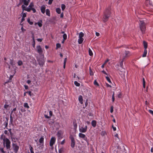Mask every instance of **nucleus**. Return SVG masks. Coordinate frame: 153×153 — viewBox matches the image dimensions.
I'll return each mask as SVG.
<instances>
[{"label": "nucleus", "mask_w": 153, "mask_h": 153, "mask_svg": "<svg viewBox=\"0 0 153 153\" xmlns=\"http://www.w3.org/2000/svg\"><path fill=\"white\" fill-rule=\"evenodd\" d=\"M111 14V11L110 8H106L103 12V16L102 18L103 21L104 22H107L110 17Z\"/></svg>", "instance_id": "f257e3e1"}, {"label": "nucleus", "mask_w": 153, "mask_h": 153, "mask_svg": "<svg viewBox=\"0 0 153 153\" xmlns=\"http://www.w3.org/2000/svg\"><path fill=\"white\" fill-rule=\"evenodd\" d=\"M139 23L140 28L143 34L145 33L146 29L145 23L143 21H140Z\"/></svg>", "instance_id": "f03ea898"}, {"label": "nucleus", "mask_w": 153, "mask_h": 153, "mask_svg": "<svg viewBox=\"0 0 153 153\" xmlns=\"http://www.w3.org/2000/svg\"><path fill=\"white\" fill-rule=\"evenodd\" d=\"M69 138L71 140V146L72 148H74L75 145L74 138L72 135H71L69 137Z\"/></svg>", "instance_id": "7ed1b4c3"}, {"label": "nucleus", "mask_w": 153, "mask_h": 153, "mask_svg": "<svg viewBox=\"0 0 153 153\" xmlns=\"http://www.w3.org/2000/svg\"><path fill=\"white\" fill-rule=\"evenodd\" d=\"M19 147L16 144L13 143L12 145V149H13L14 152L15 153H17L19 149Z\"/></svg>", "instance_id": "20e7f679"}, {"label": "nucleus", "mask_w": 153, "mask_h": 153, "mask_svg": "<svg viewBox=\"0 0 153 153\" xmlns=\"http://www.w3.org/2000/svg\"><path fill=\"white\" fill-rule=\"evenodd\" d=\"M6 144V147L7 149H10V140L7 138H6V140L5 141L4 144Z\"/></svg>", "instance_id": "39448f33"}, {"label": "nucleus", "mask_w": 153, "mask_h": 153, "mask_svg": "<svg viewBox=\"0 0 153 153\" xmlns=\"http://www.w3.org/2000/svg\"><path fill=\"white\" fill-rule=\"evenodd\" d=\"M38 61L39 62V64L41 66H43L45 63V60L44 57L39 58L38 60Z\"/></svg>", "instance_id": "423d86ee"}, {"label": "nucleus", "mask_w": 153, "mask_h": 153, "mask_svg": "<svg viewBox=\"0 0 153 153\" xmlns=\"http://www.w3.org/2000/svg\"><path fill=\"white\" fill-rule=\"evenodd\" d=\"M79 137L83 139L84 140L88 142V139L85 135L82 133H79Z\"/></svg>", "instance_id": "0eeeda50"}, {"label": "nucleus", "mask_w": 153, "mask_h": 153, "mask_svg": "<svg viewBox=\"0 0 153 153\" xmlns=\"http://www.w3.org/2000/svg\"><path fill=\"white\" fill-rule=\"evenodd\" d=\"M131 55L130 53L128 51H125L123 55V59H125Z\"/></svg>", "instance_id": "6e6552de"}, {"label": "nucleus", "mask_w": 153, "mask_h": 153, "mask_svg": "<svg viewBox=\"0 0 153 153\" xmlns=\"http://www.w3.org/2000/svg\"><path fill=\"white\" fill-rule=\"evenodd\" d=\"M87 126H85V127H81L79 128V131L81 132L85 133L87 131Z\"/></svg>", "instance_id": "1a4fd4ad"}, {"label": "nucleus", "mask_w": 153, "mask_h": 153, "mask_svg": "<svg viewBox=\"0 0 153 153\" xmlns=\"http://www.w3.org/2000/svg\"><path fill=\"white\" fill-rule=\"evenodd\" d=\"M36 49L38 53L39 54H41L43 52V51L40 46L39 45L37 46H36Z\"/></svg>", "instance_id": "9d476101"}, {"label": "nucleus", "mask_w": 153, "mask_h": 153, "mask_svg": "<svg viewBox=\"0 0 153 153\" xmlns=\"http://www.w3.org/2000/svg\"><path fill=\"white\" fill-rule=\"evenodd\" d=\"M55 140L56 139L55 137H51L50 142V146H51L53 145L55 143Z\"/></svg>", "instance_id": "9b49d317"}, {"label": "nucleus", "mask_w": 153, "mask_h": 153, "mask_svg": "<svg viewBox=\"0 0 153 153\" xmlns=\"http://www.w3.org/2000/svg\"><path fill=\"white\" fill-rule=\"evenodd\" d=\"M146 4L147 5H150V6L153 7V4L152 2H151L150 0H146Z\"/></svg>", "instance_id": "f8f14e48"}, {"label": "nucleus", "mask_w": 153, "mask_h": 153, "mask_svg": "<svg viewBox=\"0 0 153 153\" xmlns=\"http://www.w3.org/2000/svg\"><path fill=\"white\" fill-rule=\"evenodd\" d=\"M45 8L46 7L44 5H43L41 6V11L42 13L44 14L45 13Z\"/></svg>", "instance_id": "ddd939ff"}, {"label": "nucleus", "mask_w": 153, "mask_h": 153, "mask_svg": "<svg viewBox=\"0 0 153 153\" xmlns=\"http://www.w3.org/2000/svg\"><path fill=\"white\" fill-rule=\"evenodd\" d=\"M80 102V103L82 104H83V98L82 97V95H80L78 98Z\"/></svg>", "instance_id": "4468645a"}, {"label": "nucleus", "mask_w": 153, "mask_h": 153, "mask_svg": "<svg viewBox=\"0 0 153 153\" xmlns=\"http://www.w3.org/2000/svg\"><path fill=\"white\" fill-rule=\"evenodd\" d=\"M0 138L1 139H3V144L4 145L5 143V141L6 140V138H5V135H4L3 134H2L0 137Z\"/></svg>", "instance_id": "2eb2a0df"}, {"label": "nucleus", "mask_w": 153, "mask_h": 153, "mask_svg": "<svg viewBox=\"0 0 153 153\" xmlns=\"http://www.w3.org/2000/svg\"><path fill=\"white\" fill-rule=\"evenodd\" d=\"M92 126L94 127H95L97 125V122L96 121L93 120L91 122Z\"/></svg>", "instance_id": "dca6fc26"}, {"label": "nucleus", "mask_w": 153, "mask_h": 153, "mask_svg": "<svg viewBox=\"0 0 153 153\" xmlns=\"http://www.w3.org/2000/svg\"><path fill=\"white\" fill-rule=\"evenodd\" d=\"M84 39L83 38H79L78 42L79 44H81L83 42Z\"/></svg>", "instance_id": "f3484780"}, {"label": "nucleus", "mask_w": 153, "mask_h": 153, "mask_svg": "<svg viewBox=\"0 0 153 153\" xmlns=\"http://www.w3.org/2000/svg\"><path fill=\"white\" fill-rule=\"evenodd\" d=\"M22 2H23L25 5L27 6L28 5L29 2L27 0H21Z\"/></svg>", "instance_id": "a211bd4d"}, {"label": "nucleus", "mask_w": 153, "mask_h": 153, "mask_svg": "<svg viewBox=\"0 0 153 153\" xmlns=\"http://www.w3.org/2000/svg\"><path fill=\"white\" fill-rule=\"evenodd\" d=\"M144 47L145 49H146L147 48V43L145 41H143Z\"/></svg>", "instance_id": "6ab92c4d"}, {"label": "nucleus", "mask_w": 153, "mask_h": 153, "mask_svg": "<svg viewBox=\"0 0 153 153\" xmlns=\"http://www.w3.org/2000/svg\"><path fill=\"white\" fill-rule=\"evenodd\" d=\"M46 14L49 16H50V11L49 9H47L46 10Z\"/></svg>", "instance_id": "aec40b11"}, {"label": "nucleus", "mask_w": 153, "mask_h": 153, "mask_svg": "<svg viewBox=\"0 0 153 153\" xmlns=\"http://www.w3.org/2000/svg\"><path fill=\"white\" fill-rule=\"evenodd\" d=\"M64 152V148L63 147L60 148L59 150V153H63Z\"/></svg>", "instance_id": "412c9836"}, {"label": "nucleus", "mask_w": 153, "mask_h": 153, "mask_svg": "<svg viewBox=\"0 0 153 153\" xmlns=\"http://www.w3.org/2000/svg\"><path fill=\"white\" fill-rule=\"evenodd\" d=\"M44 138L43 137H41L39 140V142L40 143L43 144Z\"/></svg>", "instance_id": "4be33fe9"}, {"label": "nucleus", "mask_w": 153, "mask_h": 153, "mask_svg": "<svg viewBox=\"0 0 153 153\" xmlns=\"http://www.w3.org/2000/svg\"><path fill=\"white\" fill-rule=\"evenodd\" d=\"M147 53V51L146 49H144V53L143 55L142 56L143 57H145L146 56V54Z\"/></svg>", "instance_id": "5701e85b"}, {"label": "nucleus", "mask_w": 153, "mask_h": 153, "mask_svg": "<svg viewBox=\"0 0 153 153\" xmlns=\"http://www.w3.org/2000/svg\"><path fill=\"white\" fill-rule=\"evenodd\" d=\"M29 148L31 153H34L33 151V147H32L30 145L29 146Z\"/></svg>", "instance_id": "b1692460"}, {"label": "nucleus", "mask_w": 153, "mask_h": 153, "mask_svg": "<svg viewBox=\"0 0 153 153\" xmlns=\"http://www.w3.org/2000/svg\"><path fill=\"white\" fill-rule=\"evenodd\" d=\"M124 59L123 58L122 60H121V62H120V66L122 68H123V62Z\"/></svg>", "instance_id": "393cba45"}, {"label": "nucleus", "mask_w": 153, "mask_h": 153, "mask_svg": "<svg viewBox=\"0 0 153 153\" xmlns=\"http://www.w3.org/2000/svg\"><path fill=\"white\" fill-rule=\"evenodd\" d=\"M4 124L5 125V127H7L8 125V119L6 118V120L4 122Z\"/></svg>", "instance_id": "a878e982"}, {"label": "nucleus", "mask_w": 153, "mask_h": 153, "mask_svg": "<svg viewBox=\"0 0 153 153\" xmlns=\"http://www.w3.org/2000/svg\"><path fill=\"white\" fill-rule=\"evenodd\" d=\"M24 106L26 108H29V106L28 105V103L27 102H25L24 103Z\"/></svg>", "instance_id": "bb28decb"}, {"label": "nucleus", "mask_w": 153, "mask_h": 153, "mask_svg": "<svg viewBox=\"0 0 153 153\" xmlns=\"http://www.w3.org/2000/svg\"><path fill=\"white\" fill-rule=\"evenodd\" d=\"M89 73L90 74L91 76H93L94 75V73L91 70V67H89Z\"/></svg>", "instance_id": "cd10ccee"}, {"label": "nucleus", "mask_w": 153, "mask_h": 153, "mask_svg": "<svg viewBox=\"0 0 153 153\" xmlns=\"http://www.w3.org/2000/svg\"><path fill=\"white\" fill-rule=\"evenodd\" d=\"M27 21L28 22L30 25H32L33 24V22L30 21V18H28L27 19Z\"/></svg>", "instance_id": "c85d7f7f"}, {"label": "nucleus", "mask_w": 153, "mask_h": 153, "mask_svg": "<svg viewBox=\"0 0 153 153\" xmlns=\"http://www.w3.org/2000/svg\"><path fill=\"white\" fill-rule=\"evenodd\" d=\"M42 20H40V22H37V25L39 27H41L42 26Z\"/></svg>", "instance_id": "c756f323"}, {"label": "nucleus", "mask_w": 153, "mask_h": 153, "mask_svg": "<svg viewBox=\"0 0 153 153\" xmlns=\"http://www.w3.org/2000/svg\"><path fill=\"white\" fill-rule=\"evenodd\" d=\"M143 88H145V83L146 82L145 81V80L144 78H143Z\"/></svg>", "instance_id": "7c9ffc66"}, {"label": "nucleus", "mask_w": 153, "mask_h": 153, "mask_svg": "<svg viewBox=\"0 0 153 153\" xmlns=\"http://www.w3.org/2000/svg\"><path fill=\"white\" fill-rule=\"evenodd\" d=\"M84 36V33L82 32H81L79 34V38H82Z\"/></svg>", "instance_id": "2f4dec72"}, {"label": "nucleus", "mask_w": 153, "mask_h": 153, "mask_svg": "<svg viewBox=\"0 0 153 153\" xmlns=\"http://www.w3.org/2000/svg\"><path fill=\"white\" fill-rule=\"evenodd\" d=\"M56 12L58 14H60L61 13V9L59 8H57L56 9Z\"/></svg>", "instance_id": "473e14b6"}, {"label": "nucleus", "mask_w": 153, "mask_h": 153, "mask_svg": "<svg viewBox=\"0 0 153 153\" xmlns=\"http://www.w3.org/2000/svg\"><path fill=\"white\" fill-rule=\"evenodd\" d=\"M89 55L90 56H92L93 55L92 51L90 48H89Z\"/></svg>", "instance_id": "72a5a7b5"}, {"label": "nucleus", "mask_w": 153, "mask_h": 153, "mask_svg": "<svg viewBox=\"0 0 153 153\" xmlns=\"http://www.w3.org/2000/svg\"><path fill=\"white\" fill-rule=\"evenodd\" d=\"M63 40H65L67 39V35L65 33H64L63 35Z\"/></svg>", "instance_id": "f704fd0d"}, {"label": "nucleus", "mask_w": 153, "mask_h": 153, "mask_svg": "<svg viewBox=\"0 0 153 153\" xmlns=\"http://www.w3.org/2000/svg\"><path fill=\"white\" fill-rule=\"evenodd\" d=\"M74 84L76 86H80V83H78L77 81H75L74 82Z\"/></svg>", "instance_id": "c9c22d12"}, {"label": "nucleus", "mask_w": 153, "mask_h": 153, "mask_svg": "<svg viewBox=\"0 0 153 153\" xmlns=\"http://www.w3.org/2000/svg\"><path fill=\"white\" fill-rule=\"evenodd\" d=\"M65 8V5L64 4H62L61 5V8L62 10H64Z\"/></svg>", "instance_id": "e433bc0d"}, {"label": "nucleus", "mask_w": 153, "mask_h": 153, "mask_svg": "<svg viewBox=\"0 0 153 153\" xmlns=\"http://www.w3.org/2000/svg\"><path fill=\"white\" fill-rule=\"evenodd\" d=\"M10 123L12 124L13 121V118L11 115H10Z\"/></svg>", "instance_id": "4c0bfd02"}, {"label": "nucleus", "mask_w": 153, "mask_h": 153, "mask_svg": "<svg viewBox=\"0 0 153 153\" xmlns=\"http://www.w3.org/2000/svg\"><path fill=\"white\" fill-rule=\"evenodd\" d=\"M11 130H12L10 128V129H9L8 130L9 132L10 133V134L11 136L12 137L13 135V134L12 133Z\"/></svg>", "instance_id": "58836bf2"}, {"label": "nucleus", "mask_w": 153, "mask_h": 153, "mask_svg": "<svg viewBox=\"0 0 153 153\" xmlns=\"http://www.w3.org/2000/svg\"><path fill=\"white\" fill-rule=\"evenodd\" d=\"M94 84L95 85H96L97 86H99V85L98 83L97 82L96 80H95L94 82Z\"/></svg>", "instance_id": "ea45409f"}, {"label": "nucleus", "mask_w": 153, "mask_h": 153, "mask_svg": "<svg viewBox=\"0 0 153 153\" xmlns=\"http://www.w3.org/2000/svg\"><path fill=\"white\" fill-rule=\"evenodd\" d=\"M23 64V62L21 60H19L18 62V65L19 66H21Z\"/></svg>", "instance_id": "a19ab883"}, {"label": "nucleus", "mask_w": 153, "mask_h": 153, "mask_svg": "<svg viewBox=\"0 0 153 153\" xmlns=\"http://www.w3.org/2000/svg\"><path fill=\"white\" fill-rule=\"evenodd\" d=\"M106 79L110 83H111V81L110 80V79L109 78L108 76H106L105 77Z\"/></svg>", "instance_id": "79ce46f5"}, {"label": "nucleus", "mask_w": 153, "mask_h": 153, "mask_svg": "<svg viewBox=\"0 0 153 153\" xmlns=\"http://www.w3.org/2000/svg\"><path fill=\"white\" fill-rule=\"evenodd\" d=\"M22 7L23 11L24 10H26V7L24 5H22Z\"/></svg>", "instance_id": "37998d69"}, {"label": "nucleus", "mask_w": 153, "mask_h": 153, "mask_svg": "<svg viewBox=\"0 0 153 153\" xmlns=\"http://www.w3.org/2000/svg\"><path fill=\"white\" fill-rule=\"evenodd\" d=\"M114 95V92H113V93L112 95V101L113 102H114V100H115Z\"/></svg>", "instance_id": "c03bdc74"}, {"label": "nucleus", "mask_w": 153, "mask_h": 153, "mask_svg": "<svg viewBox=\"0 0 153 153\" xmlns=\"http://www.w3.org/2000/svg\"><path fill=\"white\" fill-rule=\"evenodd\" d=\"M34 5L32 3H31L30 4L29 7H30V8H32V7Z\"/></svg>", "instance_id": "a18cd8bd"}, {"label": "nucleus", "mask_w": 153, "mask_h": 153, "mask_svg": "<svg viewBox=\"0 0 153 153\" xmlns=\"http://www.w3.org/2000/svg\"><path fill=\"white\" fill-rule=\"evenodd\" d=\"M56 47L57 48H59L61 47V45L59 43L57 44L56 45Z\"/></svg>", "instance_id": "49530a36"}, {"label": "nucleus", "mask_w": 153, "mask_h": 153, "mask_svg": "<svg viewBox=\"0 0 153 153\" xmlns=\"http://www.w3.org/2000/svg\"><path fill=\"white\" fill-rule=\"evenodd\" d=\"M27 93H28V94L30 96H31L32 95H33V94L31 93L30 91H29L28 92H27Z\"/></svg>", "instance_id": "de8ad7c7"}, {"label": "nucleus", "mask_w": 153, "mask_h": 153, "mask_svg": "<svg viewBox=\"0 0 153 153\" xmlns=\"http://www.w3.org/2000/svg\"><path fill=\"white\" fill-rule=\"evenodd\" d=\"M0 152H2L3 153H5V152L3 149L2 148H0Z\"/></svg>", "instance_id": "09e8293b"}, {"label": "nucleus", "mask_w": 153, "mask_h": 153, "mask_svg": "<svg viewBox=\"0 0 153 153\" xmlns=\"http://www.w3.org/2000/svg\"><path fill=\"white\" fill-rule=\"evenodd\" d=\"M53 0H49L48 2V4L49 5L51 4L53 2Z\"/></svg>", "instance_id": "8fccbe9b"}, {"label": "nucleus", "mask_w": 153, "mask_h": 153, "mask_svg": "<svg viewBox=\"0 0 153 153\" xmlns=\"http://www.w3.org/2000/svg\"><path fill=\"white\" fill-rule=\"evenodd\" d=\"M33 46V48H35V41H33V43L32 44Z\"/></svg>", "instance_id": "3c124183"}, {"label": "nucleus", "mask_w": 153, "mask_h": 153, "mask_svg": "<svg viewBox=\"0 0 153 153\" xmlns=\"http://www.w3.org/2000/svg\"><path fill=\"white\" fill-rule=\"evenodd\" d=\"M9 106V105H8L5 104L4 106V107L6 109H7V108Z\"/></svg>", "instance_id": "603ef678"}, {"label": "nucleus", "mask_w": 153, "mask_h": 153, "mask_svg": "<svg viewBox=\"0 0 153 153\" xmlns=\"http://www.w3.org/2000/svg\"><path fill=\"white\" fill-rule=\"evenodd\" d=\"M31 10V8H26V10L25 11H27V12H30V11Z\"/></svg>", "instance_id": "864d4df0"}, {"label": "nucleus", "mask_w": 153, "mask_h": 153, "mask_svg": "<svg viewBox=\"0 0 153 153\" xmlns=\"http://www.w3.org/2000/svg\"><path fill=\"white\" fill-rule=\"evenodd\" d=\"M31 10H32L33 11V13H35L36 12V11L35 9L33 8H31Z\"/></svg>", "instance_id": "5fc2aeb1"}, {"label": "nucleus", "mask_w": 153, "mask_h": 153, "mask_svg": "<svg viewBox=\"0 0 153 153\" xmlns=\"http://www.w3.org/2000/svg\"><path fill=\"white\" fill-rule=\"evenodd\" d=\"M4 133L5 134H7V135H9V133H8L7 130H5L4 131Z\"/></svg>", "instance_id": "6e6d98bb"}, {"label": "nucleus", "mask_w": 153, "mask_h": 153, "mask_svg": "<svg viewBox=\"0 0 153 153\" xmlns=\"http://www.w3.org/2000/svg\"><path fill=\"white\" fill-rule=\"evenodd\" d=\"M149 111L150 114H152L153 116V111H152L151 110H149Z\"/></svg>", "instance_id": "4d7b16f0"}, {"label": "nucleus", "mask_w": 153, "mask_h": 153, "mask_svg": "<svg viewBox=\"0 0 153 153\" xmlns=\"http://www.w3.org/2000/svg\"><path fill=\"white\" fill-rule=\"evenodd\" d=\"M106 86L107 87H111V85H109L107 83H106Z\"/></svg>", "instance_id": "13d9d810"}, {"label": "nucleus", "mask_w": 153, "mask_h": 153, "mask_svg": "<svg viewBox=\"0 0 153 153\" xmlns=\"http://www.w3.org/2000/svg\"><path fill=\"white\" fill-rule=\"evenodd\" d=\"M42 39H37V41H38V42H41L42 40Z\"/></svg>", "instance_id": "bf43d9fd"}, {"label": "nucleus", "mask_w": 153, "mask_h": 153, "mask_svg": "<svg viewBox=\"0 0 153 153\" xmlns=\"http://www.w3.org/2000/svg\"><path fill=\"white\" fill-rule=\"evenodd\" d=\"M21 29L22 30V32H24V31H25L26 30L25 29H24L23 27H21Z\"/></svg>", "instance_id": "052dcab7"}, {"label": "nucleus", "mask_w": 153, "mask_h": 153, "mask_svg": "<svg viewBox=\"0 0 153 153\" xmlns=\"http://www.w3.org/2000/svg\"><path fill=\"white\" fill-rule=\"evenodd\" d=\"M113 111V106H112L111 107V109H110V112L111 113H112Z\"/></svg>", "instance_id": "680f3d73"}, {"label": "nucleus", "mask_w": 153, "mask_h": 153, "mask_svg": "<svg viewBox=\"0 0 153 153\" xmlns=\"http://www.w3.org/2000/svg\"><path fill=\"white\" fill-rule=\"evenodd\" d=\"M26 16V13H24L23 14L22 17H25Z\"/></svg>", "instance_id": "e2e57ef3"}, {"label": "nucleus", "mask_w": 153, "mask_h": 153, "mask_svg": "<svg viewBox=\"0 0 153 153\" xmlns=\"http://www.w3.org/2000/svg\"><path fill=\"white\" fill-rule=\"evenodd\" d=\"M45 117L46 118H47V119H49V118H50V117H51L50 116H48L47 115H45Z\"/></svg>", "instance_id": "0e129e2a"}, {"label": "nucleus", "mask_w": 153, "mask_h": 153, "mask_svg": "<svg viewBox=\"0 0 153 153\" xmlns=\"http://www.w3.org/2000/svg\"><path fill=\"white\" fill-rule=\"evenodd\" d=\"M65 143V140H63L61 142V144L62 145H63Z\"/></svg>", "instance_id": "69168bd1"}, {"label": "nucleus", "mask_w": 153, "mask_h": 153, "mask_svg": "<svg viewBox=\"0 0 153 153\" xmlns=\"http://www.w3.org/2000/svg\"><path fill=\"white\" fill-rule=\"evenodd\" d=\"M25 20V18L24 17H22V19H21V23H22V22H23Z\"/></svg>", "instance_id": "338daca9"}, {"label": "nucleus", "mask_w": 153, "mask_h": 153, "mask_svg": "<svg viewBox=\"0 0 153 153\" xmlns=\"http://www.w3.org/2000/svg\"><path fill=\"white\" fill-rule=\"evenodd\" d=\"M50 116L51 117L52 115V112L50 111H49Z\"/></svg>", "instance_id": "774afa93"}]
</instances>
